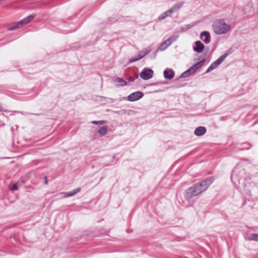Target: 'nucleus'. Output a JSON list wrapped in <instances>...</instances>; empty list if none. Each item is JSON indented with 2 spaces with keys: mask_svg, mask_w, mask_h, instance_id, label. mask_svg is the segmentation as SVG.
<instances>
[{
  "mask_svg": "<svg viewBox=\"0 0 258 258\" xmlns=\"http://www.w3.org/2000/svg\"><path fill=\"white\" fill-rule=\"evenodd\" d=\"M212 182L210 179H207L194 184L186 190L185 197L187 199H190L192 197L199 195L206 190Z\"/></svg>",
  "mask_w": 258,
  "mask_h": 258,
  "instance_id": "obj_1",
  "label": "nucleus"
},
{
  "mask_svg": "<svg viewBox=\"0 0 258 258\" xmlns=\"http://www.w3.org/2000/svg\"><path fill=\"white\" fill-rule=\"evenodd\" d=\"M35 16V14H32L20 21L14 22L7 27V30L8 31H11L21 28L25 25H26L28 23H30L34 19Z\"/></svg>",
  "mask_w": 258,
  "mask_h": 258,
  "instance_id": "obj_2",
  "label": "nucleus"
},
{
  "mask_svg": "<svg viewBox=\"0 0 258 258\" xmlns=\"http://www.w3.org/2000/svg\"><path fill=\"white\" fill-rule=\"evenodd\" d=\"M213 29L215 33L220 35L228 32L230 29V26L224 20H219L213 24Z\"/></svg>",
  "mask_w": 258,
  "mask_h": 258,
  "instance_id": "obj_3",
  "label": "nucleus"
},
{
  "mask_svg": "<svg viewBox=\"0 0 258 258\" xmlns=\"http://www.w3.org/2000/svg\"><path fill=\"white\" fill-rule=\"evenodd\" d=\"M205 61V60L203 59L201 61L195 64L194 66H192L188 70L184 72L181 75V77L182 78L187 77L191 74H193L197 69L200 68L204 64Z\"/></svg>",
  "mask_w": 258,
  "mask_h": 258,
  "instance_id": "obj_4",
  "label": "nucleus"
},
{
  "mask_svg": "<svg viewBox=\"0 0 258 258\" xmlns=\"http://www.w3.org/2000/svg\"><path fill=\"white\" fill-rule=\"evenodd\" d=\"M228 53H225L221 55L216 61L213 62L207 70V73L210 72L216 68L228 56Z\"/></svg>",
  "mask_w": 258,
  "mask_h": 258,
  "instance_id": "obj_5",
  "label": "nucleus"
},
{
  "mask_svg": "<svg viewBox=\"0 0 258 258\" xmlns=\"http://www.w3.org/2000/svg\"><path fill=\"white\" fill-rule=\"evenodd\" d=\"M153 71L150 69H145L140 74V77L142 79L147 80L152 77Z\"/></svg>",
  "mask_w": 258,
  "mask_h": 258,
  "instance_id": "obj_6",
  "label": "nucleus"
},
{
  "mask_svg": "<svg viewBox=\"0 0 258 258\" xmlns=\"http://www.w3.org/2000/svg\"><path fill=\"white\" fill-rule=\"evenodd\" d=\"M143 95L142 92H134L127 96V100L130 101H135L141 98Z\"/></svg>",
  "mask_w": 258,
  "mask_h": 258,
  "instance_id": "obj_7",
  "label": "nucleus"
},
{
  "mask_svg": "<svg viewBox=\"0 0 258 258\" xmlns=\"http://www.w3.org/2000/svg\"><path fill=\"white\" fill-rule=\"evenodd\" d=\"M195 46L194 47V49L195 51L199 53L203 51L204 48V45L201 41H196L195 42Z\"/></svg>",
  "mask_w": 258,
  "mask_h": 258,
  "instance_id": "obj_8",
  "label": "nucleus"
},
{
  "mask_svg": "<svg viewBox=\"0 0 258 258\" xmlns=\"http://www.w3.org/2000/svg\"><path fill=\"white\" fill-rule=\"evenodd\" d=\"M206 132V128L203 126L197 127L195 131V134L197 136H201L204 135Z\"/></svg>",
  "mask_w": 258,
  "mask_h": 258,
  "instance_id": "obj_9",
  "label": "nucleus"
},
{
  "mask_svg": "<svg viewBox=\"0 0 258 258\" xmlns=\"http://www.w3.org/2000/svg\"><path fill=\"white\" fill-rule=\"evenodd\" d=\"M201 38L206 43H208L210 41V36L208 32H203L201 34Z\"/></svg>",
  "mask_w": 258,
  "mask_h": 258,
  "instance_id": "obj_10",
  "label": "nucleus"
},
{
  "mask_svg": "<svg viewBox=\"0 0 258 258\" xmlns=\"http://www.w3.org/2000/svg\"><path fill=\"white\" fill-rule=\"evenodd\" d=\"M174 75V73L172 70H166L164 72V76L166 79H171Z\"/></svg>",
  "mask_w": 258,
  "mask_h": 258,
  "instance_id": "obj_11",
  "label": "nucleus"
},
{
  "mask_svg": "<svg viewBox=\"0 0 258 258\" xmlns=\"http://www.w3.org/2000/svg\"><path fill=\"white\" fill-rule=\"evenodd\" d=\"M80 190H81V188L79 187L78 188H76V189H74V190L68 192L67 194L64 195L63 198H67V197L73 196L75 195V194H76L77 193L79 192Z\"/></svg>",
  "mask_w": 258,
  "mask_h": 258,
  "instance_id": "obj_12",
  "label": "nucleus"
},
{
  "mask_svg": "<svg viewBox=\"0 0 258 258\" xmlns=\"http://www.w3.org/2000/svg\"><path fill=\"white\" fill-rule=\"evenodd\" d=\"M107 130L108 127L107 126H102L99 128L98 131V133L100 136H104L106 134Z\"/></svg>",
  "mask_w": 258,
  "mask_h": 258,
  "instance_id": "obj_13",
  "label": "nucleus"
},
{
  "mask_svg": "<svg viewBox=\"0 0 258 258\" xmlns=\"http://www.w3.org/2000/svg\"><path fill=\"white\" fill-rule=\"evenodd\" d=\"M114 81L116 83H118L120 84V86H125L126 85V82L123 79L121 78H116Z\"/></svg>",
  "mask_w": 258,
  "mask_h": 258,
  "instance_id": "obj_14",
  "label": "nucleus"
},
{
  "mask_svg": "<svg viewBox=\"0 0 258 258\" xmlns=\"http://www.w3.org/2000/svg\"><path fill=\"white\" fill-rule=\"evenodd\" d=\"M93 234L95 236H102L104 235L103 230L101 229H96L93 231Z\"/></svg>",
  "mask_w": 258,
  "mask_h": 258,
  "instance_id": "obj_15",
  "label": "nucleus"
},
{
  "mask_svg": "<svg viewBox=\"0 0 258 258\" xmlns=\"http://www.w3.org/2000/svg\"><path fill=\"white\" fill-rule=\"evenodd\" d=\"M249 240L258 241V233H253L248 237Z\"/></svg>",
  "mask_w": 258,
  "mask_h": 258,
  "instance_id": "obj_16",
  "label": "nucleus"
},
{
  "mask_svg": "<svg viewBox=\"0 0 258 258\" xmlns=\"http://www.w3.org/2000/svg\"><path fill=\"white\" fill-rule=\"evenodd\" d=\"M175 38L173 37H170L169 39H168L167 40H166L164 42L165 43V44L166 46H169L174 41Z\"/></svg>",
  "mask_w": 258,
  "mask_h": 258,
  "instance_id": "obj_17",
  "label": "nucleus"
},
{
  "mask_svg": "<svg viewBox=\"0 0 258 258\" xmlns=\"http://www.w3.org/2000/svg\"><path fill=\"white\" fill-rule=\"evenodd\" d=\"M143 56H144V55L139 54V55H137L136 56H135L134 58H132L131 59H130V62H133L136 61L137 60H138L141 59Z\"/></svg>",
  "mask_w": 258,
  "mask_h": 258,
  "instance_id": "obj_18",
  "label": "nucleus"
},
{
  "mask_svg": "<svg viewBox=\"0 0 258 258\" xmlns=\"http://www.w3.org/2000/svg\"><path fill=\"white\" fill-rule=\"evenodd\" d=\"M10 239L11 240V241H12V240H13L15 242H17L18 241V238H17V236L16 235H15V234H12L10 237Z\"/></svg>",
  "mask_w": 258,
  "mask_h": 258,
  "instance_id": "obj_19",
  "label": "nucleus"
},
{
  "mask_svg": "<svg viewBox=\"0 0 258 258\" xmlns=\"http://www.w3.org/2000/svg\"><path fill=\"white\" fill-rule=\"evenodd\" d=\"M105 123V121L104 120H101V121H93L92 122V123L94 124H100V125H101V124H103L104 123Z\"/></svg>",
  "mask_w": 258,
  "mask_h": 258,
  "instance_id": "obj_20",
  "label": "nucleus"
},
{
  "mask_svg": "<svg viewBox=\"0 0 258 258\" xmlns=\"http://www.w3.org/2000/svg\"><path fill=\"white\" fill-rule=\"evenodd\" d=\"M10 188L12 190H16L18 189V186L17 183H15L10 186Z\"/></svg>",
  "mask_w": 258,
  "mask_h": 258,
  "instance_id": "obj_21",
  "label": "nucleus"
},
{
  "mask_svg": "<svg viewBox=\"0 0 258 258\" xmlns=\"http://www.w3.org/2000/svg\"><path fill=\"white\" fill-rule=\"evenodd\" d=\"M167 47H168V46H166V45L165 44V43L164 42L161 45L160 48L161 50H164V49H165Z\"/></svg>",
  "mask_w": 258,
  "mask_h": 258,
  "instance_id": "obj_22",
  "label": "nucleus"
},
{
  "mask_svg": "<svg viewBox=\"0 0 258 258\" xmlns=\"http://www.w3.org/2000/svg\"><path fill=\"white\" fill-rule=\"evenodd\" d=\"M45 183L46 184H48V180H47V177H45Z\"/></svg>",
  "mask_w": 258,
  "mask_h": 258,
  "instance_id": "obj_23",
  "label": "nucleus"
},
{
  "mask_svg": "<svg viewBox=\"0 0 258 258\" xmlns=\"http://www.w3.org/2000/svg\"><path fill=\"white\" fill-rule=\"evenodd\" d=\"M129 80L132 81H133V78L131 77L129 78Z\"/></svg>",
  "mask_w": 258,
  "mask_h": 258,
  "instance_id": "obj_24",
  "label": "nucleus"
},
{
  "mask_svg": "<svg viewBox=\"0 0 258 258\" xmlns=\"http://www.w3.org/2000/svg\"><path fill=\"white\" fill-rule=\"evenodd\" d=\"M132 231H133V230H129V231H128V230H126V232H127V233H130V232H132Z\"/></svg>",
  "mask_w": 258,
  "mask_h": 258,
  "instance_id": "obj_25",
  "label": "nucleus"
},
{
  "mask_svg": "<svg viewBox=\"0 0 258 258\" xmlns=\"http://www.w3.org/2000/svg\"><path fill=\"white\" fill-rule=\"evenodd\" d=\"M165 17V16H163L162 17H160V19H164Z\"/></svg>",
  "mask_w": 258,
  "mask_h": 258,
  "instance_id": "obj_26",
  "label": "nucleus"
},
{
  "mask_svg": "<svg viewBox=\"0 0 258 258\" xmlns=\"http://www.w3.org/2000/svg\"><path fill=\"white\" fill-rule=\"evenodd\" d=\"M2 111V107L0 106V111Z\"/></svg>",
  "mask_w": 258,
  "mask_h": 258,
  "instance_id": "obj_27",
  "label": "nucleus"
},
{
  "mask_svg": "<svg viewBox=\"0 0 258 258\" xmlns=\"http://www.w3.org/2000/svg\"><path fill=\"white\" fill-rule=\"evenodd\" d=\"M169 12L170 13H172V11L167 12V13Z\"/></svg>",
  "mask_w": 258,
  "mask_h": 258,
  "instance_id": "obj_28",
  "label": "nucleus"
}]
</instances>
